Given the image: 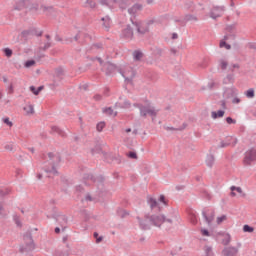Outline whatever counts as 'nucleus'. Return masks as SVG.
I'll list each match as a JSON object with an SVG mask.
<instances>
[{
  "label": "nucleus",
  "instance_id": "obj_54",
  "mask_svg": "<svg viewBox=\"0 0 256 256\" xmlns=\"http://www.w3.org/2000/svg\"><path fill=\"white\" fill-rule=\"evenodd\" d=\"M190 221L193 225H197V216L195 214H190Z\"/></svg>",
  "mask_w": 256,
  "mask_h": 256
},
{
  "label": "nucleus",
  "instance_id": "obj_13",
  "mask_svg": "<svg viewBox=\"0 0 256 256\" xmlns=\"http://www.w3.org/2000/svg\"><path fill=\"white\" fill-rule=\"evenodd\" d=\"M219 11H225V7H214L210 12L211 19H218V17H221V13H219Z\"/></svg>",
  "mask_w": 256,
  "mask_h": 256
},
{
  "label": "nucleus",
  "instance_id": "obj_16",
  "mask_svg": "<svg viewBox=\"0 0 256 256\" xmlns=\"http://www.w3.org/2000/svg\"><path fill=\"white\" fill-rule=\"evenodd\" d=\"M27 0H16V4L14 6V11H23V9H26L25 2Z\"/></svg>",
  "mask_w": 256,
  "mask_h": 256
},
{
  "label": "nucleus",
  "instance_id": "obj_28",
  "mask_svg": "<svg viewBox=\"0 0 256 256\" xmlns=\"http://www.w3.org/2000/svg\"><path fill=\"white\" fill-rule=\"evenodd\" d=\"M235 29H237V24H231L226 27V31L230 33V35H235Z\"/></svg>",
  "mask_w": 256,
  "mask_h": 256
},
{
  "label": "nucleus",
  "instance_id": "obj_42",
  "mask_svg": "<svg viewBox=\"0 0 256 256\" xmlns=\"http://www.w3.org/2000/svg\"><path fill=\"white\" fill-rule=\"evenodd\" d=\"M93 237H94V239H96V243H98V244L103 241V236H99V233H97V232L93 233Z\"/></svg>",
  "mask_w": 256,
  "mask_h": 256
},
{
  "label": "nucleus",
  "instance_id": "obj_44",
  "mask_svg": "<svg viewBox=\"0 0 256 256\" xmlns=\"http://www.w3.org/2000/svg\"><path fill=\"white\" fill-rule=\"evenodd\" d=\"M96 129H97V131H99V133H101V131H103V129H105V122H99L96 125Z\"/></svg>",
  "mask_w": 256,
  "mask_h": 256
},
{
  "label": "nucleus",
  "instance_id": "obj_4",
  "mask_svg": "<svg viewBox=\"0 0 256 256\" xmlns=\"http://www.w3.org/2000/svg\"><path fill=\"white\" fill-rule=\"evenodd\" d=\"M24 245L19 248L20 253H29L35 249V241L33 240V233L28 230L23 235Z\"/></svg>",
  "mask_w": 256,
  "mask_h": 256
},
{
  "label": "nucleus",
  "instance_id": "obj_61",
  "mask_svg": "<svg viewBox=\"0 0 256 256\" xmlns=\"http://www.w3.org/2000/svg\"><path fill=\"white\" fill-rule=\"evenodd\" d=\"M33 35H36V37H41L43 35V31L37 32V29L32 30Z\"/></svg>",
  "mask_w": 256,
  "mask_h": 256
},
{
  "label": "nucleus",
  "instance_id": "obj_37",
  "mask_svg": "<svg viewBox=\"0 0 256 256\" xmlns=\"http://www.w3.org/2000/svg\"><path fill=\"white\" fill-rule=\"evenodd\" d=\"M129 0H118V4L120 9H127V3Z\"/></svg>",
  "mask_w": 256,
  "mask_h": 256
},
{
  "label": "nucleus",
  "instance_id": "obj_58",
  "mask_svg": "<svg viewBox=\"0 0 256 256\" xmlns=\"http://www.w3.org/2000/svg\"><path fill=\"white\" fill-rule=\"evenodd\" d=\"M3 123H5V125H8V127H13V122H11L9 118H4Z\"/></svg>",
  "mask_w": 256,
  "mask_h": 256
},
{
  "label": "nucleus",
  "instance_id": "obj_17",
  "mask_svg": "<svg viewBox=\"0 0 256 256\" xmlns=\"http://www.w3.org/2000/svg\"><path fill=\"white\" fill-rule=\"evenodd\" d=\"M67 250L66 251H61V250H56L54 252L55 256H69L71 255V248L69 247V244H66Z\"/></svg>",
  "mask_w": 256,
  "mask_h": 256
},
{
  "label": "nucleus",
  "instance_id": "obj_48",
  "mask_svg": "<svg viewBox=\"0 0 256 256\" xmlns=\"http://www.w3.org/2000/svg\"><path fill=\"white\" fill-rule=\"evenodd\" d=\"M103 113H105V115H113V108H111V107H107V108H104L103 109Z\"/></svg>",
  "mask_w": 256,
  "mask_h": 256
},
{
  "label": "nucleus",
  "instance_id": "obj_19",
  "mask_svg": "<svg viewBox=\"0 0 256 256\" xmlns=\"http://www.w3.org/2000/svg\"><path fill=\"white\" fill-rule=\"evenodd\" d=\"M211 117H212V119H221V118L225 117V110H218L217 112L212 111Z\"/></svg>",
  "mask_w": 256,
  "mask_h": 256
},
{
  "label": "nucleus",
  "instance_id": "obj_12",
  "mask_svg": "<svg viewBox=\"0 0 256 256\" xmlns=\"http://www.w3.org/2000/svg\"><path fill=\"white\" fill-rule=\"evenodd\" d=\"M237 253H239V248L237 247H226L222 250V255L224 256H237Z\"/></svg>",
  "mask_w": 256,
  "mask_h": 256
},
{
  "label": "nucleus",
  "instance_id": "obj_14",
  "mask_svg": "<svg viewBox=\"0 0 256 256\" xmlns=\"http://www.w3.org/2000/svg\"><path fill=\"white\" fill-rule=\"evenodd\" d=\"M142 10H143V5L136 3L131 8L128 9V13L130 15H135V13H137L138 11H142Z\"/></svg>",
  "mask_w": 256,
  "mask_h": 256
},
{
  "label": "nucleus",
  "instance_id": "obj_46",
  "mask_svg": "<svg viewBox=\"0 0 256 256\" xmlns=\"http://www.w3.org/2000/svg\"><path fill=\"white\" fill-rule=\"evenodd\" d=\"M33 65H35V60H28L24 63V67H26V69H29V67H33Z\"/></svg>",
  "mask_w": 256,
  "mask_h": 256
},
{
  "label": "nucleus",
  "instance_id": "obj_21",
  "mask_svg": "<svg viewBox=\"0 0 256 256\" xmlns=\"http://www.w3.org/2000/svg\"><path fill=\"white\" fill-rule=\"evenodd\" d=\"M115 107H118L119 109H129L131 107V102L129 100H124V102H116Z\"/></svg>",
  "mask_w": 256,
  "mask_h": 256
},
{
  "label": "nucleus",
  "instance_id": "obj_56",
  "mask_svg": "<svg viewBox=\"0 0 256 256\" xmlns=\"http://www.w3.org/2000/svg\"><path fill=\"white\" fill-rule=\"evenodd\" d=\"M241 66H239V64H233L232 66L229 67V71H231V73L235 72V69H240Z\"/></svg>",
  "mask_w": 256,
  "mask_h": 256
},
{
  "label": "nucleus",
  "instance_id": "obj_34",
  "mask_svg": "<svg viewBox=\"0 0 256 256\" xmlns=\"http://www.w3.org/2000/svg\"><path fill=\"white\" fill-rule=\"evenodd\" d=\"M204 251L205 256H215V254L213 253V248H211V246H206Z\"/></svg>",
  "mask_w": 256,
  "mask_h": 256
},
{
  "label": "nucleus",
  "instance_id": "obj_1",
  "mask_svg": "<svg viewBox=\"0 0 256 256\" xmlns=\"http://www.w3.org/2000/svg\"><path fill=\"white\" fill-rule=\"evenodd\" d=\"M136 219L142 231H149L151 225H153V227H158L159 229L163 227L166 231H169V229L173 227V219L167 218L165 214H146L144 218L137 216Z\"/></svg>",
  "mask_w": 256,
  "mask_h": 256
},
{
  "label": "nucleus",
  "instance_id": "obj_7",
  "mask_svg": "<svg viewBox=\"0 0 256 256\" xmlns=\"http://www.w3.org/2000/svg\"><path fill=\"white\" fill-rule=\"evenodd\" d=\"M256 162V150L250 149L245 152V157L243 159V164L246 166L253 165Z\"/></svg>",
  "mask_w": 256,
  "mask_h": 256
},
{
  "label": "nucleus",
  "instance_id": "obj_40",
  "mask_svg": "<svg viewBox=\"0 0 256 256\" xmlns=\"http://www.w3.org/2000/svg\"><path fill=\"white\" fill-rule=\"evenodd\" d=\"M11 193V189L5 188L0 189V197H5V195H9Z\"/></svg>",
  "mask_w": 256,
  "mask_h": 256
},
{
  "label": "nucleus",
  "instance_id": "obj_23",
  "mask_svg": "<svg viewBox=\"0 0 256 256\" xmlns=\"http://www.w3.org/2000/svg\"><path fill=\"white\" fill-rule=\"evenodd\" d=\"M206 165L207 167H213L215 165V156L212 154L207 155L206 157Z\"/></svg>",
  "mask_w": 256,
  "mask_h": 256
},
{
  "label": "nucleus",
  "instance_id": "obj_38",
  "mask_svg": "<svg viewBox=\"0 0 256 256\" xmlns=\"http://www.w3.org/2000/svg\"><path fill=\"white\" fill-rule=\"evenodd\" d=\"M184 21H198L197 16L187 14L184 17Z\"/></svg>",
  "mask_w": 256,
  "mask_h": 256
},
{
  "label": "nucleus",
  "instance_id": "obj_63",
  "mask_svg": "<svg viewBox=\"0 0 256 256\" xmlns=\"http://www.w3.org/2000/svg\"><path fill=\"white\" fill-rule=\"evenodd\" d=\"M94 99L95 101H101V99H103V96H101V94H96L94 95Z\"/></svg>",
  "mask_w": 256,
  "mask_h": 256
},
{
  "label": "nucleus",
  "instance_id": "obj_6",
  "mask_svg": "<svg viewBox=\"0 0 256 256\" xmlns=\"http://www.w3.org/2000/svg\"><path fill=\"white\" fill-rule=\"evenodd\" d=\"M202 216L207 225L211 226V223L215 221V210L212 208H204L202 210Z\"/></svg>",
  "mask_w": 256,
  "mask_h": 256
},
{
  "label": "nucleus",
  "instance_id": "obj_2",
  "mask_svg": "<svg viewBox=\"0 0 256 256\" xmlns=\"http://www.w3.org/2000/svg\"><path fill=\"white\" fill-rule=\"evenodd\" d=\"M101 71H103V73H105L106 77H111L113 75H115V73H120V75H122V77H124L125 81L127 83H133V78L135 77V74L132 73L131 77H126L125 76V72H123V70H121V68L113 63H111L110 61L105 62Z\"/></svg>",
  "mask_w": 256,
  "mask_h": 256
},
{
  "label": "nucleus",
  "instance_id": "obj_52",
  "mask_svg": "<svg viewBox=\"0 0 256 256\" xmlns=\"http://www.w3.org/2000/svg\"><path fill=\"white\" fill-rule=\"evenodd\" d=\"M4 55H6L7 57H12L13 50H11V48H5L4 49Z\"/></svg>",
  "mask_w": 256,
  "mask_h": 256
},
{
  "label": "nucleus",
  "instance_id": "obj_49",
  "mask_svg": "<svg viewBox=\"0 0 256 256\" xmlns=\"http://www.w3.org/2000/svg\"><path fill=\"white\" fill-rule=\"evenodd\" d=\"M127 156L129 157V159H138L137 152L135 151L128 152Z\"/></svg>",
  "mask_w": 256,
  "mask_h": 256
},
{
  "label": "nucleus",
  "instance_id": "obj_51",
  "mask_svg": "<svg viewBox=\"0 0 256 256\" xmlns=\"http://www.w3.org/2000/svg\"><path fill=\"white\" fill-rule=\"evenodd\" d=\"M226 123H228V125H235L237 123V120L229 116L226 118Z\"/></svg>",
  "mask_w": 256,
  "mask_h": 256
},
{
  "label": "nucleus",
  "instance_id": "obj_64",
  "mask_svg": "<svg viewBox=\"0 0 256 256\" xmlns=\"http://www.w3.org/2000/svg\"><path fill=\"white\" fill-rule=\"evenodd\" d=\"M100 4L101 5H106V7H110L109 6V0H100Z\"/></svg>",
  "mask_w": 256,
  "mask_h": 256
},
{
  "label": "nucleus",
  "instance_id": "obj_53",
  "mask_svg": "<svg viewBox=\"0 0 256 256\" xmlns=\"http://www.w3.org/2000/svg\"><path fill=\"white\" fill-rule=\"evenodd\" d=\"M223 221H227V215H222V216H220V217L217 218V224H218V225H221V223H222Z\"/></svg>",
  "mask_w": 256,
  "mask_h": 256
},
{
  "label": "nucleus",
  "instance_id": "obj_62",
  "mask_svg": "<svg viewBox=\"0 0 256 256\" xmlns=\"http://www.w3.org/2000/svg\"><path fill=\"white\" fill-rule=\"evenodd\" d=\"M30 91L33 95H37V88L35 86H30Z\"/></svg>",
  "mask_w": 256,
  "mask_h": 256
},
{
  "label": "nucleus",
  "instance_id": "obj_59",
  "mask_svg": "<svg viewBox=\"0 0 256 256\" xmlns=\"http://www.w3.org/2000/svg\"><path fill=\"white\" fill-rule=\"evenodd\" d=\"M95 153H101V148L100 147L92 148L91 149V154L95 155Z\"/></svg>",
  "mask_w": 256,
  "mask_h": 256
},
{
  "label": "nucleus",
  "instance_id": "obj_31",
  "mask_svg": "<svg viewBox=\"0 0 256 256\" xmlns=\"http://www.w3.org/2000/svg\"><path fill=\"white\" fill-rule=\"evenodd\" d=\"M245 95L248 99H253L255 97V89L250 88L245 92Z\"/></svg>",
  "mask_w": 256,
  "mask_h": 256
},
{
  "label": "nucleus",
  "instance_id": "obj_20",
  "mask_svg": "<svg viewBox=\"0 0 256 256\" xmlns=\"http://www.w3.org/2000/svg\"><path fill=\"white\" fill-rule=\"evenodd\" d=\"M229 39L235 40V34H227V35H225L224 39L220 41V47L221 48L226 47V45H227L226 41H229Z\"/></svg>",
  "mask_w": 256,
  "mask_h": 256
},
{
  "label": "nucleus",
  "instance_id": "obj_15",
  "mask_svg": "<svg viewBox=\"0 0 256 256\" xmlns=\"http://www.w3.org/2000/svg\"><path fill=\"white\" fill-rule=\"evenodd\" d=\"M101 21L103 22L102 27H104L106 31H109V29H111V18L109 16H105L101 18Z\"/></svg>",
  "mask_w": 256,
  "mask_h": 256
},
{
  "label": "nucleus",
  "instance_id": "obj_33",
  "mask_svg": "<svg viewBox=\"0 0 256 256\" xmlns=\"http://www.w3.org/2000/svg\"><path fill=\"white\" fill-rule=\"evenodd\" d=\"M229 145H231V141L230 140H227L226 142L225 141H221L220 145L217 146V149H225V147H229Z\"/></svg>",
  "mask_w": 256,
  "mask_h": 256
},
{
  "label": "nucleus",
  "instance_id": "obj_43",
  "mask_svg": "<svg viewBox=\"0 0 256 256\" xmlns=\"http://www.w3.org/2000/svg\"><path fill=\"white\" fill-rule=\"evenodd\" d=\"M231 191H237V193H241L242 197H245V193H243V189H241V187H237V186H232Z\"/></svg>",
  "mask_w": 256,
  "mask_h": 256
},
{
  "label": "nucleus",
  "instance_id": "obj_5",
  "mask_svg": "<svg viewBox=\"0 0 256 256\" xmlns=\"http://www.w3.org/2000/svg\"><path fill=\"white\" fill-rule=\"evenodd\" d=\"M134 107L139 108L140 111V117H147L148 115L150 117H157V113H159V110L155 109V107L151 106L150 103L147 105L143 104H134Z\"/></svg>",
  "mask_w": 256,
  "mask_h": 256
},
{
  "label": "nucleus",
  "instance_id": "obj_41",
  "mask_svg": "<svg viewBox=\"0 0 256 256\" xmlns=\"http://www.w3.org/2000/svg\"><path fill=\"white\" fill-rule=\"evenodd\" d=\"M86 5H88V7H90V9H95L97 7V3L93 0H87Z\"/></svg>",
  "mask_w": 256,
  "mask_h": 256
},
{
  "label": "nucleus",
  "instance_id": "obj_27",
  "mask_svg": "<svg viewBox=\"0 0 256 256\" xmlns=\"http://www.w3.org/2000/svg\"><path fill=\"white\" fill-rule=\"evenodd\" d=\"M147 203H148V205L150 206L151 209H155V207H157V205H159L157 200L154 199V198H148Z\"/></svg>",
  "mask_w": 256,
  "mask_h": 256
},
{
  "label": "nucleus",
  "instance_id": "obj_11",
  "mask_svg": "<svg viewBox=\"0 0 256 256\" xmlns=\"http://www.w3.org/2000/svg\"><path fill=\"white\" fill-rule=\"evenodd\" d=\"M132 25L135 27L139 35H145V33H149V26H142L141 23L134 21H132Z\"/></svg>",
  "mask_w": 256,
  "mask_h": 256
},
{
  "label": "nucleus",
  "instance_id": "obj_57",
  "mask_svg": "<svg viewBox=\"0 0 256 256\" xmlns=\"http://www.w3.org/2000/svg\"><path fill=\"white\" fill-rule=\"evenodd\" d=\"M0 215L2 217L7 216V212H5V208H3V204L0 202Z\"/></svg>",
  "mask_w": 256,
  "mask_h": 256
},
{
  "label": "nucleus",
  "instance_id": "obj_18",
  "mask_svg": "<svg viewBox=\"0 0 256 256\" xmlns=\"http://www.w3.org/2000/svg\"><path fill=\"white\" fill-rule=\"evenodd\" d=\"M51 133H57L58 135H60V137H63V138L67 137V133L61 130V128H59L58 126H52Z\"/></svg>",
  "mask_w": 256,
  "mask_h": 256
},
{
  "label": "nucleus",
  "instance_id": "obj_24",
  "mask_svg": "<svg viewBox=\"0 0 256 256\" xmlns=\"http://www.w3.org/2000/svg\"><path fill=\"white\" fill-rule=\"evenodd\" d=\"M133 59L134 61H140L143 59V52H141V50H135L133 52Z\"/></svg>",
  "mask_w": 256,
  "mask_h": 256
},
{
  "label": "nucleus",
  "instance_id": "obj_35",
  "mask_svg": "<svg viewBox=\"0 0 256 256\" xmlns=\"http://www.w3.org/2000/svg\"><path fill=\"white\" fill-rule=\"evenodd\" d=\"M231 243V235L230 234H225L224 239L222 240V245H229Z\"/></svg>",
  "mask_w": 256,
  "mask_h": 256
},
{
  "label": "nucleus",
  "instance_id": "obj_36",
  "mask_svg": "<svg viewBox=\"0 0 256 256\" xmlns=\"http://www.w3.org/2000/svg\"><path fill=\"white\" fill-rule=\"evenodd\" d=\"M243 231L244 233H253L255 231V228H253L252 226H249L247 224H245L243 226Z\"/></svg>",
  "mask_w": 256,
  "mask_h": 256
},
{
  "label": "nucleus",
  "instance_id": "obj_47",
  "mask_svg": "<svg viewBox=\"0 0 256 256\" xmlns=\"http://www.w3.org/2000/svg\"><path fill=\"white\" fill-rule=\"evenodd\" d=\"M51 46V42H46L43 47H39V51H47Z\"/></svg>",
  "mask_w": 256,
  "mask_h": 256
},
{
  "label": "nucleus",
  "instance_id": "obj_60",
  "mask_svg": "<svg viewBox=\"0 0 256 256\" xmlns=\"http://www.w3.org/2000/svg\"><path fill=\"white\" fill-rule=\"evenodd\" d=\"M159 201H160V203H163L164 205H167V200L165 199V195H160Z\"/></svg>",
  "mask_w": 256,
  "mask_h": 256
},
{
  "label": "nucleus",
  "instance_id": "obj_39",
  "mask_svg": "<svg viewBox=\"0 0 256 256\" xmlns=\"http://www.w3.org/2000/svg\"><path fill=\"white\" fill-rule=\"evenodd\" d=\"M30 35H33V30H24L22 31V37L28 39Z\"/></svg>",
  "mask_w": 256,
  "mask_h": 256
},
{
  "label": "nucleus",
  "instance_id": "obj_55",
  "mask_svg": "<svg viewBox=\"0 0 256 256\" xmlns=\"http://www.w3.org/2000/svg\"><path fill=\"white\" fill-rule=\"evenodd\" d=\"M201 234L203 237H211V233L207 229H201Z\"/></svg>",
  "mask_w": 256,
  "mask_h": 256
},
{
  "label": "nucleus",
  "instance_id": "obj_22",
  "mask_svg": "<svg viewBox=\"0 0 256 256\" xmlns=\"http://www.w3.org/2000/svg\"><path fill=\"white\" fill-rule=\"evenodd\" d=\"M224 85H229V83H235V74L231 73L228 74L224 79H223Z\"/></svg>",
  "mask_w": 256,
  "mask_h": 256
},
{
  "label": "nucleus",
  "instance_id": "obj_32",
  "mask_svg": "<svg viewBox=\"0 0 256 256\" xmlns=\"http://www.w3.org/2000/svg\"><path fill=\"white\" fill-rule=\"evenodd\" d=\"M219 66L222 69V71H225V69H227V67L229 66V63L226 60H219Z\"/></svg>",
  "mask_w": 256,
  "mask_h": 256
},
{
  "label": "nucleus",
  "instance_id": "obj_9",
  "mask_svg": "<svg viewBox=\"0 0 256 256\" xmlns=\"http://www.w3.org/2000/svg\"><path fill=\"white\" fill-rule=\"evenodd\" d=\"M120 38L125 41H131L133 39V27L131 25H126L125 28L122 29L120 33Z\"/></svg>",
  "mask_w": 256,
  "mask_h": 256
},
{
  "label": "nucleus",
  "instance_id": "obj_25",
  "mask_svg": "<svg viewBox=\"0 0 256 256\" xmlns=\"http://www.w3.org/2000/svg\"><path fill=\"white\" fill-rule=\"evenodd\" d=\"M117 215L120 219H125V217H127L129 215V212H127V210H125V209L119 208L117 210Z\"/></svg>",
  "mask_w": 256,
  "mask_h": 256
},
{
  "label": "nucleus",
  "instance_id": "obj_8",
  "mask_svg": "<svg viewBox=\"0 0 256 256\" xmlns=\"http://www.w3.org/2000/svg\"><path fill=\"white\" fill-rule=\"evenodd\" d=\"M52 219H55L56 222L59 223L60 227H62V231H65V229H67V223L69 222L67 216L54 213L52 215Z\"/></svg>",
  "mask_w": 256,
  "mask_h": 256
},
{
  "label": "nucleus",
  "instance_id": "obj_3",
  "mask_svg": "<svg viewBox=\"0 0 256 256\" xmlns=\"http://www.w3.org/2000/svg\"><path fill=\"white\" fill-rule=\"evenodd\" d=\"M49 162L51 168L49 166L44 167L45 173H52V175H59V171H57V167L59 163H61V154L59 152H49L48 153Z\"/></svg>",
  "mask_w": 256,
  "mask_h": 256
},
{
  "label": "nucleus",
  "instance_id": "obj_45",
  "mask_svg": "<svg viewBox=\"0 0 256 256\" xmlns=\"http://www.w3.org/2000/svg\"><path fill=\"white\" fill-rule=\"evenodd\" d=\"M91 61H98V63L100 64L101 67H103L105 65V62L103 61V58H101V57L91 58Z\"/></svg>",
  "mask_w": 256,
  "mask_h": 256
},
{
  "label": "nucleus",
  "instance_id": "obj_29",
  "mask_svg": "<svg viewBox=\"0 0 256 256\" xmlns=\"http://www.w3.org/2000/svg\"><path fill=\"white\" fill-rule=\"evenodd\" d=\"M24 111L26 112L27 115H33V113H35V110L33 108V105L29 104V105H26L24 107Z\"/></svg>",
  "mask_w": 256,
  "mask_h": 256
},
{
  "label": "nucleus",
  "instance_id": "obj_30",
  "mask_svg": "<svg viewBox=\"0 0 256 256\" xmlns=\"http://www.w3.org/2000/svg\"><path fill=\"white\" fill-rule=\"evenodd\" d=\"M183 129H187V123H183L180 128L166 127V131H183Z\"/></svg>",
  "mask_w": 256,
  "mask_h": 256
},
{
  "label": "nucleus",
  "instance_id": "obj_26",
  "mask_svg": "<svg viewBox=\"0 0 256 256\" xmlns=\"http://www.w3.org/2000/svg\"><path fill=\"white\" fill-rule=\"evenodd\" d=\"M42 9L46 15H53L55 13V9L52 6H42Z\"/></svg>",
  "mask_w": 256,
  "mask_h": 256
},
{
  "label": "nucleus",
  "instance_id": "obj_50",
  "mask_svg": "<svg viewBox=\"0 0 256 256\" xmlns=\"http://www.w3.org/2000/svg\"><path fill=\"white\" fill-rule=\"evenodd\" d=\"M56 73V77H58L59 79H61V77H63V68H57L55 70Z\"/></svg>",
  "mask_w": 256,
  "mask_h": 256
},
{
  "label": "nucleus",
  "instance_id": "obj_10",
  "mask_svg": "<svg viewBox=\"0 0 256 256\" xmlns=\"http://www.w3.org/2000/svg\"><path fill=\"white\" fill-rule=\"evenodd\" d=\"M84 181H91L92 183H100V185H103V182L105 181V178L103 176H99L98 178H95L93 174H84L83 176Z\"/></svg>",
  "mask_w": 256,
  "mask_h": 256
}]
</instances>
